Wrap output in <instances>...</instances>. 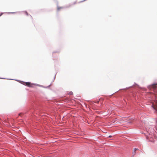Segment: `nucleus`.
<instances>
[{"label":"nucleus","instance_id":"f8f14e48","mask_svg":"<svg viewBox=\"0 0 157 157\" xmlns=\"http://www.w3.org/2000/svg\"><path fill=\"white\" fill-rule=\"evenodd\" d=\"M109 137H111V136H109Z\"/></svg>","mask_w":157,"mask_h":157},{"label":"nucleus","instance_id":"6e6552de","mask_svg":"<svg viewBox=\"0 0 157 157\" xmlns=\"http://www.w3.org/2000/svg\"><path fill=\"white\" fill-rule=\"evenodd\" d=\"M24 13L27 15L28 16V14L26 11L24 12Z\"/></svg>","mask_w":157,"mask_h":157},{"label":"nucleus","instance_id":"423d86ee","mask_svg":"<svg viewBox=\"0 0 157 157\" xmlns=\"http://www.w3.org/2000/svg\"><path fill=\"white\" fill-rule=\"evenodd\" d=\"M155 121L156 123V126H157V118L155 119Z\"/></svg>","mask_w":157,"mask_h":157},{"label":"nucleus","instance_id":"f03ea898","mask_svg":"<svg viewBox=\"0 0 157 157\" xmlns=\"http://www.w3.org/2000/svg\"><path fill=\"white\" fill-rule=\"evenodd\" d=\"M153 135L152 133L151 134H149L148 136L146 137L147 139H149L150 141L151 142H154Z\"/></svg>","mask_w":157,"mask_h":157},{"label":"nucleus","instance_id":"20e7f679","mask_svg":"<svg viewBox=\"0 0 157 157\" xmlns=\"http://www.w3.org/2000/svg\"><path fill=\"white\" fill-rule=\"evenodd\" d=\"M25 85L26 86L30 87L31 86V83L29 82H26L25 83Z\"/></svg>","mask_w":157,"mask_h":157},{"label":"nucleus","instance_id":"1a4fd4ad","mask_svg":"<svg viewBox=\"0 0 157 157\" xmlns=\"http://www.w3.org/2000/svg\"><path fill=\"white\" fill-rule=\"evenodd\" d=\"M69 94H70V95H71L73 94V93L72 92H71L69 93Z\"/></svg>","mask_w":157,"mask_h":157},{"label":"nucleus","instance_id":"9b49d317","mask_svg":"<svg viewBox=\"0 0 157 157\" xmlns=\"http://www.w3.org/2000/svg\"><path fill=\"white\" fill-rule=\"evenodd\" d=\"M16 12H12L11 13H15Z\"/></svg>","mask_w":157,"mask_h":157},{"label":"nucleus","instance_id":"9d476101","mask_svg":"<svg viewBox=\"0 0 157 157\" xmlns=\"http://www.w3.org/2000/svg\"><path fill=\"white\" fill-rule=\"evenodd\" d=\"M138 149L137 148H135V151H136V150H137Z\"/></svg>","mask_w":157,"mask_h":157},{"label":"nucleus","instance_id":"7ed1b4c3","mask_svg":"<svg viewBox=\"0 0 157 157\" xmlns=\"http://www.w3.org/2000/svg\"><path fill=\"white\" fill-rule=\"evenodd\" d=\"M157 85V83L152 84L151 86V88H152L153 89H154L156 87V86Z\"/></svg>","mask_w":157,"mask_h":157},{"label":"nucleus","instance_id":"f257e3e1","mask_svg":"<svg viewBox=\"0 0 157 157\" xmlns=\"http://www.w3.org/2000/svg\"><path fill=\"white\" fill-rule=\"evenodd\" d=\"M154 96H155L156 101H155L154 102L152 103L151 107L155 110V112L157 113V92L154 91Z\"/></svg>","mask_w":157,"mask_h":157},{"label":"nucleus","instance_id":"0eeeda50","mask_svg":"<svg viewBox=\"0 0 157 157\" xmlns=\"http://www.w3.org/2000/svg\"><path fill=\"white\" fill-rule=\"evenodd\" d=\"M136 154V152H135V151H134L133 152H132V154L133 155H135Z\"/></svg>","mask_w":157,"mask_h":157},{"label":"nucleus","instance_id":"39448f33","mask_svg":"<svg viewBox=\"0 0 157 157\" xmlns=\"http://www.w3.org/2000/svg\"><path fill=\"white\" fill-rule=\"evenodd\" d=\"M62 8H63V7H58V8H57V9H58V10H59L60 9H62Z\"/></svg>","mask_w":157,"mask_h":157}]
</instances>
